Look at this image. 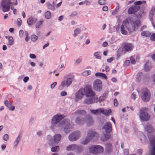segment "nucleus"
Instances as JSON below:
<instances>
[{
    "label": "nucleus",
    "mask_w": 155,
    "mask_h": 155,
    "mask_svg": "<svg viewBox=\"0 0 155 155\" xmlns=\"http://www.w3.org/2000/svg\"><path fill=\"white\" fill-rule=\"evenodd\" d=\"M85 123H86L88 126H91L93 124V121L90 115H87L85 118Z\"/></svg>",
    "instance_id": "nucleus-18"
},
{
    "label": "nucleus",
    "mask_w": 155,
    "mask_h": 155,
    "mask_svg": "<svg viewBox=\"0 0 155 155\" xmlns=\"http://www.w3.org/2000/svg\"><path fill=\"white\" fill-rule=\"evenodd\" d=\"M11 0H2L0 4V9L4 12H7L9 11Z\"/></svg>",
    "instance_id": "nucleus-7"
},
{
    "label": "nucleus",
    "mask_w": 155,
    "mask_h": 155,
    "mask_svg": "<svg viewBox=\"0 0 155 155\" xmlns=\"http://www.w3.org/2000/svg\"><path fill=\"white\" fill-rule=\"evenodd\" d=\"M150 38L152 40L155 41V34L153 33L151 36Z\"/></svg>",
    "instance_id": "nucleus-59"
},
{
    "label": "nucleus",
    "mask_w": 155,
    "mask_h": 155,
    "mask_svg": "<svg viewBox=\"0 0 155 155\" xmlns=\"http://www.w3.org/2000/svg\"><path fill=\"white\" fill-rule=\"evenodd\" d=\"M91 73V71L90 70H85L82 73V74L83 76H86L90 74Z\"/></svg>",
    "instance_id": "nucleus-41"
},
{
    "label": "nucleus",
    "mask_w": 155,
    "mask_h": 155,
    "mask_svg": "<svg viewBox=\"0 0 155 155\" xmlns=\"http://www.w3.org/2000/svg\"><path fill=\"white\" fill-rule=\"evenodd\" d=\"M37 135L39 137H42L43 136V134L42 133V131H38L37 132Z\"/></svg>",
    "instance_id": "nucleus-57"
},
{
    "label": "nucleus",
    "mask_w": 155,
    "mask_h": 155,
    "mask_svg": "<svg viewBox=\"0 0 155 155\" xmlns=\"http://www.w3.org/2000/svg\"><path fill=\"white\" fill-rule=\"evenodd\" d=\"M84 3H85L87 6L90 5L91 3V2L90 1L87 0L84 1Z\"/></svg>",
    "instance_id": "nucleus-63"
},
{
    "label": "nucleus",
    "mask_w": 155,
    "mask_h": 155,
    "mask_svg": "<svg viewBox=\"0 0 155 155\" xmlns=\"http://www.w3.org/2000/svg\"><path fill=\"white\" fill-rule=\"evenodd\" d=\"M67 151H75L79 153L83 150V147L81 146H78L76 144H72L68 146L66 149Z\"/></svg>",
    "instance_id": "nucleus-10"
},
{
    "label": "nucleus",
    "mask_w": 155,
    "mask_h": 155,
    "mask_svg": "<svg viewBox=\"0 0 155 155\" xmlns=\"http://www.w3.org/2000/svg\"><path fill=\"white\" fill-rule=\"evenodd\" d=\"M93 88L95 91L100 92L102 89V83L100 79H96L94 82Z\"/></svg>",
    "instance_id": "nucleus-13"
},
{
    "label": "nucleus",
    "mask_w": 155,
    "mask_h": 155,
    "mask_svg": "<svg viewBox=\"0 0 155 155\" xmlns=\"http://www.w3.org/2000/svg\"><path fill=\"white\" fill-rule=\"evenodd\" d=\"M142 100L145 102L148 101L150 98V94L149 90L146 88H142L141 93Z\"/></svg>",
    "instance_id": "nucleus-8"
},
{
    "label": "nucleus",
    "mask_w": 155,
    "mask_h": 155,
    "mask_svg": "<svg viewBox=\"0 0 155 155\" xmlns=\"http://www.w3.org/2000/svg\"><path fill=\"white\" fill-rule=\"evenodd\" d=\"M148 110V108L147 107H143L140 109L139 116L141 120L147 121L149 120L150 117L147 113L145 111Z\"/></svg>",
    "instance_id": "nucleus-9"
},
{
    "label": "nucleus",
    "mask_w": 155,
    "mask_h": 155,
    "mask_svg": "<svg viewBox=\"0 0 155 155\" xmlns=\"http://www.w3.org/2000/svg\"><path fill=\"white\" fill-rule=\"evenodd\" d=\"M103 129L105 130L107 133H110L112 130L111 124L109 122H107L103 127Z\"/></svg>",
    "instance_id": "nucleus-16"
},
{
    "label": "nucleus",
    "mask_w": 155,
    "mask_h": 155,
    "mask_svg": "<svg viewBox=\"0 0 155 155\" xmlns=\"http://www.w3.org/2000/svg\"><path fill=\"white\" fill-rule=\"evenodd\" d=\"M142 75V73L140 72L138 73L136 77V80L137 82L140 81L141 79V77Z\"/></svg>",
    "instance_id": "nucleus-39"
},
{
    "label": "nucleus",
    "mask_w": 155,
    "mask_h": 155,
    "mask_svg": "<svg viewBox=\"0 0 155 155\" xmlns=\"http://www.w3.org/2000/svg\"><path fill=\"white\" fill-rule=\"evenodd\" d=\"M99 135L97 132L93 131L92 130H89L87 131V136L82 144L84 145L87 144L92 139H97Z\"/></svg>",
    "instance_id": "nucleus-4"
},
{
    "label": "nucleus",
    "mask_w": 155,
    "mask_h": 155,
    "mask_svg": "<svg viewBox=\"0 0 155 155\" xmlns=\"http://www.w3.org/2000/svg\"><path fill=\"white\" fill-rule=\"evenodd\" d=\"M57 84V83L56 82H54L50 86V87L51 89H53L55 86Z\"/></svg>",
    "instance_id": "nucleus-62"
},
{
    "label": "nucleus",
    "mask_w": 155,
    "mask_h": 155,
    "mask_svg": "<svg viewBox=\"0 0 155 155\" xmlns=\"http://www.w3.org/2000/svg\"><path fill=\"white\" fill-rule=\"evenodd\" d=\"M105 94H103V95L101 96H100L99 98V102H101L103 101L105 98Z\"/></svg>",
    "instance_id": "nucleus-46"
},
{
    "label": "nucleus",
    "mask_w": 155,
    "mask_h": 155,
    "mask_svg": "<svg viewBox=\"0 0 155 155\" xmlns=\"http://www.w3.org/2000/svg\"><path fill=\"white\" fill-rule=\"evenodd\" d=\"M120 32L122 34L124 35H127V32L125 29V28L123 27V25H121L120 28Z\"/></svg>",
    "instance_id": "nucleus-36"
},
{
    "label": "nucleus",
    "mask_w": 155,
    "mask_h": 155,
    "mask_svg": "<svg viewBox=\"0 0 155 155\" xmlns=\"http://www.w3.org/2000/svg\"><path fill=\"white\" fill-rule=\"evenodd\" d=\"M133 47L132 44L130 43L125 44L124 48L126 51H131L133 48Z\"/></svg>",
    "instance_id": "nucleus-30"
},
{
    "label": "nucleus",
    "mask_w": 155,
    "mask_h": 155,
    "mask_svg": "<svg viewBox=\"0 0 155 155\" xmlns=\"http://www.w3.org/2000/svg\"><path fill=\"white\" fill-rule=\"evenodd\" d=\"M29 57L32 59H35L36 58V55L33 54H29Z\"/></svg>",
    "instance_id": "nucleus-58"
},
{
    "label": "nucleus",
    "mask_w": 155,
    "mask_h": 155,
    "mask_svg": "<svg viewBox=\"0 0 155 155\" xmlns=\"http://www.w3.org/2000/svg\"><path fill=\"white\" fill-rule=\"evenodd\" d=\"M103 111V108L91 110V113L93 114L99 115Z\"/></svg>",
    "instance_id": "nucleus-24"
},
{
    "label": "nucleus",
    "mask_w": 155,
    "mask_h": 155,
    "mask_svg": "<svg viewBox=\"0 0 155 155\" xmlns=\"http://www.w3.org/2000/svg\"><path fill=\"white\" fill-rule=\"evenodd\" d=\"M85 90L83 88H80L75 94L74 101L78 102L79 101L82 100L84 95Z\"/></svg>",
    "instance_id": "nucleus-11"
},
{
    "label": "nucleus",
    "mask_w": 155,
    "mask_h": 155,
    "mask_svg": "<svg viewBox=\"0 0 155 155\" xmlns=\"http://www.w3.org/2000/svg\"><path fill=\"white\" fill-rule=\"evenodd\" d=\"M94 55L97 59H101V57L100 55V52H95L94 53Z\"/></svg>",
    "instance_id": "nucleus-48"
},
{
    "label": "nucleus",
    "mask_w": 155,
    "mask_h": 155,
    "mask_svg": "<svg viewBox=\"0 0 155 155\" xmlns=\"http://www.w3.org/2000/svg\"><path fill=\"white\" fill-rule=\"evenodd\" d=\"M68 78L66 80H63L58 87L59 90H63L67 88L71 85L73 81L74 80V76L72 75H67Z\"/></svg>",
    "instance_id": "nucleus-3"
},
{
    "label": "nucleus",
    "mask_w": 155,
    "mask_h": 155,
    "mask_svg": "<svg viewBox=\"0 0 155 155\" xmlns=\"http://www.w3.org/2000/svg\"><path fill=\"white\" fill-rule=\"evenodd\" d=\"M85 118L78 116L75 118V121L76 124L79 125H82L85 123Z\"/></svg>",
    "instance_id": "nucleus-17"
},
{
    "label": "nucleus",
    "mask_w": 155,
    "mask_h": 155,
    "mask_svg": "<svg viewBox=\"0 0 155 155\" xmlns=\"http://www.w3.org/2000/svg\"><path fill=\"white\" fill-rule=\"evenodd\" d=\"M155 12V7H152L150 13V18L151 21L153 20V18L154 15V12Z\"/></svg>",
    "instance_id": "nucleus-33"
},
{
    "label": "nucleus",
    "mask_w": 155,
    "mask_h": 155,
    "mask_svg": "<svg viewBox=\"0 0 155 155\" xmlns=\"http://www.w3.org/2000/svg\"><path fill=\"white\" fill-rule=\"evenodd\" d=\"M72 114L74 116L78 115L84 116L86 114V112L84 110L78 109L76 110Z\"/></svg>",
    "instance_id": "nucleus-21"
},
{
    "label": "nucleus",
    "mask_w": 155,
    "mask_h": 155,
    "mask_svg": "<svg viewBox=\"0 0 155 155\" xmlns=\"http://www.w3.org/2000/svg\"><path fill=\"white\" fill-rule=\"evenodd\" d=\"M3 140L5 141H7L8 139V136L7 134H4L3 137Z\"/></svg>",
    "instance_id": "nucleus-51"
},
{
    "label": "nucleus",
    "mask_w": 155,
    "mask_h": 155,
    "mask_svg": "<svg viewBox=\"0 0 155 155\" xmlns=\"http://www.w3.org/2000/svg\"><path fill=\"white\" fill-rule=\"evenodd\" d=\"M47 8L52 11L55 10L56 8L55 5H52L49 2H48L46 3Z\"/></svg>",
    "instance_id": "nucleus-32"
},
{
    "label": "nucleus",
    "mask_w": 155,
    "mask_h": 155,
    "mask_svg": "<svg viewBox=\"0 0 155 155\" xmlns=\"http://www.w3.org/2000/svg\"><path fill=\"white\" fill-rule=\"evenodd\" d=\"M114 106L115 107H117L118 105V102L117 100L116 99H115L114 101Z\"/></svg>",
    "instance_id": "nucleus-61"
},
{
    "label": "nucleus",
    "mask_w": 155,
    "mask_h": 155,
    "mask_svg": "<svg viewBox=\"0 0 155 155\" xmlns=\"http://www.w3.org/2000/svg\"><path fill=\"white\" fill-rule=\"evenodd\" d=\"M153 151L151 152V155H155V145L152 148Z\"/></svg>",
    "instance_id": "nucleus-64"
},
{
    "label": "nucleus",
    "mask_w": 155,
    "mask_h": 155,
    "mask_svg": "<svg viewBox=\"0 0 155 155\" xmlns=\"http://www.w3.org/2000/svg\"><path fill=\"white\" fill-rule=\"evenodd\" d=\"M22 23V21L20 18H18L17 20V24L18 26H20Z\"/></svg>",
    "instance_id": "nucleus-52"
},
{
    "label": "nucleus",
    "mask_w": 155,
    "mask_h": 155,
    "mask_svg": "<svg viewBox=\"0 0 155 155\" xmlns=\"http://www.w3.org/2000/svg\"><path fill=\"white\" fill-rule=\"evenodd\" d=\"M22 136V134L21 133H19L18 134V136L16 137L14 142L13 149H15L16 148L18 143L21 141Z\"/></svg>",
    "instance_id": "nucleus-20"
},
{
    "label": "nucleus",
    "mask_w": 155,
    "mask_h": 155,
    "mask_svg": "<svg viewBox=\"0 0 155 155\" xmlns=\"http://www.w3.org/2000/svg\"><path fill=\"white\" fill-rule=\"evenodd\" d=\"M8 45L11 46L12 45L14 44V40L13 38L11 36H9L8 38Z\"/></svg>",
    "instance_id": "nucleus-38"
},
{
    "label": "nucleus",
    "mask_w": 155,
    "mask_h": 155,
    "mask_svg": "<svg viewBox=\"0 0 155 155\" xmlns=\"http://www.w3.org/2000/svg\"><path fill=\"white\" fill-rule=\"evenodd\" d=\"M24 35V31L22 30H20L19 32V36L21 38L23 37Z\"/></svg>",
    "instance_id": "nucleus-53"
},
{
    "label": "nucleus",
    "mask_w": 155,
    "mask_h": 155,
    "mask_svg": "<svg viewBox=\"0 0 155 155\" xmlns=\"http://www.w3.org/2000/svg\"><path fill=\"white\" fill-rule=\"evenodd\" d=\"M140 7L139 6H132L128 8V13L129 14H134L140 9Z\"/></svg>",
    "instance_id": "nucleus-15"
},
{
    "label": "nucleus",
    "mask_w": 155,
    "mask_h": 155,
    "mask_svg": "<svg viewBox=\"0 0 155 155\" xmlns=\"http://www.w3.org/2000/svg\"><path fill=\"white\" fill-rule=\"evenodd\" d=\"M4 104L6 107L9 108L10 110L12 111L15 110V107L14 106H12V103L11 102L6 100L4 101Z\"/></svg>",
    "instance_id": "nucleus-23"
},
{
    "label": "nucleus",
    "mask_w": 155,
    "mask_h": 155,
    "mask_svg": "<svg viewBox=\"0 0 155 155\" xmlns=\"http://www.w3.org/2000/svg\"><path fill=\"white\" fill-rule=\"evenodd\" d=\"M140 21L139 19L132 21L131 19L128 18L123 21L121 25L126 28L130 33H131L137 29L140 25Z\"/></svg>",
    "instance_id": "nucleus-1"
},
{
    "label": "nucleus",
    "mask_w": 155,
    "mask_h": 155,
    "mask_svg": "<svg viewBox=\"0 0 155 155\" xmlns=\"http://www.w3.org/2000/svg\"><path fill=\"white\" fill-rule=\"evenodd\" d=\"M151 63L149 61H147L144 66V70L146 71H149L151 68Z\"/></svg>",
    "instance_id": "nucleus-26"
},
{
    "label": "nucleus",
    "mask_w": 155,
    "mask_h": 155,
    "mask_svg": "<svg viewBox=\"0 0 155 155\" xmlns=\"http://www.w3.org/2000/svg\"><path fill=\"white\" fill-rule=\"evenodd\" d=\"M93 101L94 102H99V98H98L97 95H95L94 96H93Z\"/></svg>",
    "instance_id": "nucleus-50"
},
{
    "label": "nucleus",
    "mask_w": 155,
    "mask_h": 155,
    "mask_svg": "<svg viewBox=\"0 0 155 155\" xmlns=\"http://www.w3.org/2000/svg\"><path fill=\"white\" fill-rule=\"evenodd\" d=\"M106 149L108 151H110L111 150V144L110 143L107 144L106 145Z\"/></svg>",
    "instance_id": "nucleus-44"
},
{
    "label": "nucleus",
    "mask_w": 155,
    "mask_h": 155,
    "mask_svg": "<svg viewBox=\"0 0 155 155\" xmlns=\"http://www.w3.org/2000/svg\"><path fill=\"white\" fill-rule=\"evenodd\" d=\"M106 0H99L98 1V3L100 5H103L106 3Z\"/></svg>",
    "instance_id": "nucleus-49"
},
{
    "label": "nucleus",
    "mask_w": 155,
    "mask_h": 155,
    "mask_svg": "<svg viewBox=\"0 0 155 155\" xmlns=\"http://www.w3.org/2000/svg\"><path fill=\"white\" fill-rule=\"evenodd\" d=\"M59 149V148L58 146H57L54 147H52L51 149V151L52 152H58Z\"/></svg>",
    "instance_id": "nucleus-42"
},
{
    "label": "nucleus",
    "mask_w": 155,
    "mask_h": 155,
    "mask_svg": "<svg viewBox=\"0 0 155 155\" xmlns=\"http://www.w3.org/2000/svg\"><path fill=\"white\" fill-rule=\"evenodd\" d=\"M110 136L109 134H103L101 136V140L102 141H107L110 137Z\"/></svg>",
    "instance_id": "nucleus-28"
},
{
    "label": "nucleus",
    "mask_w": 155,
    "mask_h": 155,
    "mask_svg": "<svg viewBox=\"0 0 155 155\" xmlns=\"http://www.w3.org/2000/svg\"><path fill=\"white\" fill-rule=\"evenodd\" d=\"M81 32V29L78 28H76L74 31V32L76 33L78 35Z\"/></svg>",
    "instance_id": "nucleus-55"
},
{
    "label": "nucleus",
    "mask_w": 155,
    "mask_h": 155,
    "mask_svg": "<svg viewBox=\"0 0 155 155\" xmlns=\"http://www.w3.org/2000/svg\"><path fill=\"white\" fill-rule=\"evenodd\" d=\"M103 111L102 114L106 116H109L111 112V110L110 109H104L103 108Z\"/></svg>",
    "instance_id": "nucleus-34"
},
{
    "label": "nucleus",
    "mask_w": 155,
    "mask_h": 155,
    "mask_svg": "<svg viewBox=\"0 0 155 155\" xmlns=\"http://www.w3.org/2000/svg\"><path fill=\"white\" fill-rule=\"evenodd\" d=\"M90 153L94 154L101 153L103 152V148L99 145H94L90 146L89 148Z\"/></svg>",
    "instance_id": "nucleus-5"
},
{
    "label": "nucleus",
    "mask_w": 155,
    "mask_h": 155,
    "mask_svg": "<svg viewBox=\"0 0 155 155\" xmlns=\"http://www.w3.org/2000/svg\"><path fill=\"white\" fill-rule=\"evenodd\" d=\"M11 0H2L0 4V9L4 12H7L9 11Z\"/></svg>",
    "instance_id": "nucleus-6"
},
{
    "label": "nucleus",
    "mask_w": 155,
    "mask_h": 155,
    "mask_svg": "<svg viewBox=\"0 0 155 155\" xmlns=\"http://www.w3.org/2000/svg\"><path fill=\"white\" fill-rule=\"evenodd\" d=\"M131 63L132 64H134L136 63V61L133 57H131L130 58Z\"/></svg>",
    "instance_id": "nucleus-54"
},
{
    "label": "nucleus",
    "mask_w": 155,
    "mask_h": 155,
    "mask_svg": "<svg viewBox=\"0 0 155 155\" xmlns=\"http://www.w3.org/2000/svg\"><path fill=\"white\" fill-rule=\"evenodd\" d=\"M47 140L49 141V143L50 144H53V139L52 136L50 135H48L47 137Z\"/></svg>",
    "instance_id": "nucleus-37"
},
{
    "label": "nucleus",
    "mask_w": 155,
    "mask_h": 155,
    "mask_svg": "<svg viewBox=\"0 0 155 155\" xmlns=\"http://www.w3.org/2000/svg\"><path fill=\"white\" fill-rule=\"evenodd\" d=\"M64 117L63 115L60 114H57L55 115L51 119V124L52 125H55L59 122Z\"/></svg>",
    "instance_id": "nucleus-14"
},
{
    "label": "nucleus",
    "mask_w": 155,
    "mask_h": 155,
    "mask_svg": "<svg viewBox=\"0 0 155 155\" xmlns=\"http://www.w3.org/2000/svg\"><path fill=\"white\" fill-rule=\"evenodd\" d=\"M95 75L96 77L101 78L102 79L106 80L107 78V76L104 74L97 72L95 73Z\"/></svg>",
    "instance_id": "nucleus-27"
},
{
    "label": "nucleus",
    "mask_w": 155,
    "mask_h": 155,
    "mask_svg": "<svg viewBox=\"0 0 155 155\" xmlns=\"http://www.w3.org/2000/svg\"><path fill=\"white\" fill-rule=\"evenodd\" d=\"M61 135L59 134H55L54 136L53 144L57 143L60 140L61 138Z\"/></svg>",
    "instance_id": "nucleus-25"
},
{
    "label": "nucleus",
    "mask_w": 155,
    "mask_h": 155,
    "mask_svg": "<svg viewBox=\"0 0 155 155\" xmlns=\"http://www.w3.org/2000/svg\"><path fill=\"white\" fill-rule=\"evenodd\" d=\"M80 136V131L78 130L72 132L69 135L68 139L71 141H75L79 138Z\"/></svg>",
    "instance_id": "nucleus-12"
},
{
    "label": "nucleus",
    "mask_w": 155,
    "mask_h": 155,
    "mask_svg": "<svg viewBox=\"0 0 155 155\" xmlns=\"http://www.w3.org/2000/svg\"><path fill=\"white\" fill-rule=\"evenodd\" d=\"M84 94L86 97H93L95 95V92L91 89H88L86 91H85Z\"/></svg>",
    "instance_id": "nucleus-19"
},
{
    "label": "nucleus",
    "mask_w": 155,
    "mask_h": 155,
    "mask_svg": "<svg viewBox=\"0 0 155 155\" xmlns=\"http://www.w3.org/2000/svg\"><path fill=\"white\" fill-rule=\"evenodd\" d=\"M58 129L62 130L66 134L69 133L73 128L71 125L69 120L64 119L61 121L58 124Z\"/></svg>",
    "instance_id": "nucleus-2"
},
{
    "label": "nucleus",
    "mask_w": 155,
    "mask_h": 155,
    "mask_svg": "<svg viewBox=\"0 0 155 155\" xmlns=\"http://www.w3.org/2000/svg\"><path fill=\"white\" fill-rule=\"evenodd\" d=\"M145 130L148 133H152L154 130L153 127L150 125H146L145 128Z\"/></svg>",
    "instance_id": "nucleus-31"
},
{
    "label": "nucleus",
    "mask_w": 155,
    "mask_h": 155,
    "mask_svg": "<svg viewBox=\"0 0 155 155\" xmlns=\"http://www.w3.org/2000/svg\"><path fill=\"white\" fill-rule=\"evenodd\" d=\"M31 39L32 41H35L38 39V37L35 35H32L31 36Z\"/></svg>",
    "instance_id": "nucleus-45"
},
{
    "label": "nucleus",
    "mask_w": 155,
    "mask_h": 155,
    "mask_svg": "<svg viewBox=\"0 0 155 155\" xmlns=\"http://www.w3.org/2000/svg\"><path fill=\"white\" fill-rule=\"evenodd\" d=\"M124 155H127L129 153V150L127 149H125L124 150Z\"/></svg>",
    "instance_id": "nucleus-60"
},
{
    "label": "nucleus",
    "mask_w": 155,
    "mask_h": 155,
    "mask_svg": "<svg viewBox=\"0 0 155 155\" xmlns=\"http://www.w3.org/2000/svg\"><path fill=\"white\" fill-rule=\"evenodd\" d=\"M142 2L140 1H138L134 3V6H138V5H141V4H142Z\"/></svg>",
    "instance_id": "nucleus-56"
},
{
    "label": "nucleus",
    "mask_w": 155,
    "mask_h": 155,
    "mask_svg": "<svg viewBox=\"0 0 155 155\" xmlns=\"http://www.w3.org/2000/svg\"><path fill=\"white\" fill-rule=\"evenodd\" d=\"M83 103L84 104L89 105L94 103V101L93 99L91 97L87 98L84 100Z\"/></svg>",
    "instance_id": "nucleus-29"
},
{
    "label": "nucleus",
    "mask_w": 155,
    "mask_h": 155,
    "mask_svg": "<svg viewBox=\"0 0 155 155\" xmlns=\"http://www.w3.org/2000/svg\"><path fill=\"white\" fill-rule=\"evenodd\" d=\"M45 17L47 19H49L51 17V13L50 11H47L45 13Z\"/></svg>",
    "instance_id": "nucleus-40"
},
{
    "label": "nucleus",
    "mask_w": 155,
    "mask_h": 155,
    "mask_svg": "<svg viewBox=\"0 0 155 155\" xmlns=\"http://www.w3.org/2000/svg\"><path fill=\"white\" fill-rule=\"evenodd\" d=\"M43 20H41L38 21L36 23L35 25V27L36 28H39L40 26L43 23Z\"/></svg>",
    "instance_id": "nucleus-47"
},
{
    "label": "nucleus",
    "mask_w": 155,
    "mask_h": 155,
    "mask_svg": "<svg viewBox=\"0 0 155 155\" xmlns=\"http://www.w3.org/2000/svg\"><path fill=\"white\" fill-rule=\"evenodd\" d=\"M141 35L143 36L148 37L150 36L151 33L148 31H143L141 32Z\"/></svg>",
    "instance_id": "nucleus-35"
},
{
    "label": "nucleus",
    "mask_w": 155,
    "mask_h": 155,
    "mask_svg": "<svg viewBox=\"0 0 155 155\" xmlns=\"http://www.w3.org/2000/svg\"><path fill=\"white\" fill-rule=\"evenodd\" d=\"M37 20L36 18L31 16L27 19V23L29 25L31 26L34 24L36 22Z\"/></svg>",
    "instance_id": "nucleus-22"
},
{
    "label": "nucleus",
    "mask_w": 155,
    "mask_h": 155,
    "mask_svg": "<svg viewBox=\"0 0 155 155\" xmlns=\"http://www.w3.org/2000/svg\"><path fill=\"white\" fill-rule=\"evenodd\" d=\"M148 137L151 143L155 141V137L153 135L148 136Z\"/></svg>",
    "instance_id": "nucleus-43"
}]
</instances>
